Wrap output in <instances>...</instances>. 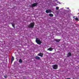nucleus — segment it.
Returning <instances> with one entry per match:
<instances>
[{"instance_id": "nucleus-6", "label": "nucleus", "mask_w": 79, "mask_h": 79, "mask_svg": "<svg viewBox=\"0 0 79 79\" xmlns=\"http://www.w3.org/2000/svg\"><path fill=\"white\" fill-rule=\"evenodd\" d=\"M43 55H44L43 53H42L41 52L38 54V56H41V57H43Z\"/></svg>"}, {"instance_id": "nucleus-3", "label": "nucleus", "mask_w": 79, "mask_h": 79, "mask_svg": "<svg viewBox=\"0 0 79 79\" xmlns=\"http://www.w3.org/2000/svg\"><path fill=\"white\" fill-rule=\"evenodd\" d=\"M53 69H58V66L57 64H55L52 66Z\"/></svg>"}, {"instance_id": "nucleus-17", "label": "nucleus", "mask_w": 79, "mask_h": 79, "mask_svg": "<svg viewBox=\"0 0 79 79\" xmlns=\"http://www.w3.org/2000/svg\"><path fill=\"white\" fill-rule=\"evenodd\" d=\"M75 20L76 21H77V20H78V19L77 18H75Z\"/></svg>"}, {"instance_id": "nucleus-7", "label": "nucleus", "mask_w": 79, "mask_h": 79, "mask_svg": "<svg viewBox=\"0 0 79 79\" xmlns=\"http://www.w3.org/2000/svg\"><path fill=\"white\" fill-rule=\"evenodd\" d=\"M67 55V57H69V56H71V53L70 52H69Z\"/></svg>"}, {"instance_id": "nucleus-1", "label": "nucleus", "mask_w": 79, "mask_h": 79, "mask_svg": "<svg viewBox=\"0 0 79 79\" xmlns=\"http://www.w3.org/2000/svg\"><path fill=\"white\" fill-rule=\"evenodd\" d=\"M35 42L37 44L39 45H40L42 44V42L40 41V39H39V38H36L35 40Z\"/></svg>"}, {"instance_id": "nucleus-10", "label": "nucleus", "mask_w": 79, "mask_h": 79, "mask_svg": "<svg viewBox=\"0 0 79 79\" xmlns=\"http://www.w3.org/2000/svg\"><path fill=\"white\" fill-rule=\"evenodd\" d=\"M60 39H56L55 40V41L56 42H60Z\"/></svg>"}, {"instance_id": "nucleus-5", "label": "nucleus", "mask_w": 79, "mask_h": 79, "mask_svg": "<svg viewBox=\"0 0 79 79\" xmlns=\"http://www.w3.org/2000/svg\"><path fill=\"white\" fill-rule=\"evenodd\" d=\"M52 12V10L50 9L47 10H46V13H51Z\"/></svg>"}, {"instance_id": "nucleus-8", "label": "nucleus", "mask_w": 79, "mask_h": 79, "mask_svg": "<svg viewBox=\"0 0 79 79\" xmlns=\"http://www.w3.org/2000/svg\"><path fill=\"white\" fill-rule=\"evenodd\" d=\"M35 59L36 60H40V58L38 56H36L35 57Z\"/></svg>"}, {"instance_id": "nucleus-9", "label": "nucleus", "mask_w": 79, "mask_h": 79, "mask_svg": "<svg viewBox=\"0 0 79 79\" xmlns=\"http://www.w3.org/2000/svg\"><path fill=\"white\" fill-rule=\"evenodd\" d=\"M48 50H49V51H52L53 50V48H50L48 49Z\"/></svg>"}, {"instance_id": "nucleus-20", "label": "nucleus", "mask_w": 79, "mask_h": 79, "mask_svg": "<svg viewBox=\"0 0 79 79\" xmlns=\"http://www.w3.org/2000/svg\"><path fill=\"white\" fill-rule=\"evenodd\" d=\"M67 9H68V10L69 9V8H67Z\"/></svg>"}, {"instance_id": "nucleus-13", "label": "nucleus", "mask_w": 79, "mask_h": 79, "mask_svg": "<svg viewBox=\"0 0 79 79\" xmlns=\"http://www.w3.org/2000/svg\"><path fill=\"white\" fill-rule=\"evenodd\" d=\"M12 26L13 27H14V28H15V23H12L11 24Z\"/></svg>"}, {"instance_id": "nucleus-4", "label": "nucleus", "mask_w": 79, "mask_h": 79, "mask_svg": "<svg viewBox=\"0 0 79 79\" xmlns=\"http://www.w3.org/2000/svg\"><path fill=\"white\" fill-rule=\"evenodd\" d=\"M37 5H38V3H34L33 4H31V7H32V8L35 7V6H37Z\"/></svg>"}, {"instance_id": "nucleus-14", "label": "nucleus", "mask_w": 79, "mask_h": 79, "mask_svg": "<svg viewBox=\"0 0 79 79\" xmlns=\"http://www.w3.org/2000/svg\"><path fill=\"white\" fill-rule=\"evenodd\" d=\"M11 60L12 61H14V57H13V56L12 57Z\"/></svg>"}, {"instance_id": "nucleus-21", "label": "nucleus", "mask_w": 79, "mask_h": 79, "mask_svg": "<svg viewBox=\"0 0 79 79\" xmlns=\"http://www.w3.org/2000/svg\"><path fill=\"white\" fill-rule=\"evenodd\" d=\"M73 79H74V78H73Z\"/></svg>"}, {"instance_id": "nucleus-19", "label": "nucleus", "mask_w": 79, "mask_h": 79, "mask_svg": "<svg viewBox=\"0 0 79 79\" xmlns=\"http://www.w3.org/2000/svg\"><path fill=\"white\" fill-rule=\"evenodd\" d=\"M13 60H11V63H13Z\"/></svg>"}, {"instance_id": "nucleus-11", "label": "nucleus", "mask_w": 79, "mask_h": 79, "mask_svg": "<svg viewBox=\"0 0 79 79\" xmlns=\"http://www.w3.org/2000/svg\"><path fill=\"white\" fill-rule=\"evenodd\" d=\"M49 16L50 17H53V15L52 14H49Z\"/></svg>"}, {"instance_id": "nucleus-15", "label": "nucleus", "mask_w": 79, "mask_h": 79, "mask_svg": "<svg viewBox=\"0 0 79 79\" xmlns=\"http://www.w3.org/2000/svg\"><path fill=\"white\" fill-rule=\"evenodd\" d=\"M4 77L5 78H7V77H8V76L6 75L4 76Z\"/></svg>"}, {"instance_id": "nucleus-16", "label": "nucleus", "mask_w": 79, "mask_h": 79, "mask_svg": "<svg viewBox=\"0 0 79 79\" xmlns=\"http://www.w3.org/2000/svg\"><path fill=\"white\" fill-rule=\"evenodd\" d=\"M56 10H59V7H56Z\"/></svg>"}, {"instance_id": "nucleus-2", "label": "nucleus", "mask_w": 79, "mask_h": 79, "mask_svg": "<svg viewBox=\"0 0 79 79\" xmlns=\"http://www.w3.org/2000/svg\"><path fill=\"white\" fill-rule=\"evenodd\" d=\"M35 24V23H31L30 24V25H28V27L29 28H33V27H34V26Z\"/></svg>"}, {"instance_id": "nucleus-18", "label": "nucleus", "mask_w": 79, "mask_h": 79, "mask_svg": "<svg viewBox=\"0 0 79 79\" xmlns=\"http://www.w3.org/2000/svg\"><path fill=\"white\" fill-rule=\"evenodd\" d=\"M66 79H71V78H66Z\"/></svg>"}, {"instance_id": "nucleus-12", "label": "nucleus", "mask_w": 79, "mask_h": 79, "mask_svg": "<svg viewBox=\"0 0 79 79\" xmlns=\"http://www.w3.org/2000/svg\"><path fill=\"white\" fill-rule=\"evenodd\" d=\"M19 61L20 63H21L22 62H23V60H22L21 59H20Z\"/></svg>"}]
</instances>
